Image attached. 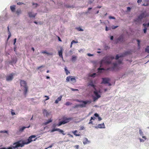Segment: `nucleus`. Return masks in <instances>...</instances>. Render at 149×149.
<instances>
[{
  "label": "nucleus",
  "mask_w": 149,
  "mask_h": 149,
  "mask_svg": "<svg viewBox=\"0 0 149 149\" xmlns=\"http://www.w3.org/2000/svg\"><path fill=\"white\" fill-rule=\"evenodd\" d=\"M98 117L99 121H100L101 120L102 118L100 117L99 116Z\"/></svg>",
  "instance_id": "nucleus-61"
},
{
  "label": "nucleus",
  "mask_w": 149,
  "mask_h": 149,
  "mask_svg": "<svg viewBox=\"0 0 149 149\" xmlns=\"http://www.w3.org/2000/svg\"><path fill=\"white\" fill-rule=\"evenodd\" d=\"M139 133L141 135H143V132H142V131H141V130H139Z\"/></svg>",
  "instance_id": "nucleus-42"
},
{
  "label": "nucleus",
  "mask_w": 149,
  "mask_h": 149,
  "mask_svg": "<svg viewBox=\"0 0 149 149\" xmlns=\"http://www.w3.org/2000/svg\"><path fill=\"white\" fill-rule=\"evenodd\" d=\"M70 80L71 81L73 82H75L76 81V79L75 78H71L70 79Z\"/></svg>",
  "instance_id": "nucleus-35"
},
{
  "label": "nucleus",
  "mask_w": 149,
  "mask_h": 149,
  "mask_svg": "<svg viewBox=\"0 0 149 149\" xmlns=\"http://www.w3.org/2000/svg\"><path fill=\"white\" fill-rule=\"evenodd\" d=\"M102 80L101 83V84H108L110 81L109 78H102Z\"/></svg>",
  "instance_id": "nucleus-6"
},
{
  "label": "nucleus",
  "mask_w": 149,
  "mask_h": 149,
  "mask_svg": "<svg viewBox=\"0 0 149 149\" xmlns=\"http://www.w3.org/2000/svg\"><path fill=\"white\" fill-rule=\"evenodd\" d=\"M137 41L138 42V46H140V40H137Z\"/></svg>",
  "instance_id": "nucleus-52"
},
{
  "label": "nucleus",
  "mask_w": 149,
  "mask_h": 149,
  "mask_svg": "<svg viewBox=\"0 0 149 149\" xmlns=\"http://www.w3.org/2000/svg\"><path fill=\"white\" fill-rule=\"evenodd\" d=\"M14 75L13 73L10 74L9 76L6 77V80L7 81H10L12 80L13 78V76Z\"/></svg>",
  "instance_id": "nucleus-8"
},
{
  "label": "nucleus",
  "mask_w": 149,
  "mask_h": 149,
  "mask_svg": "<svg viewBox=\"0 0 149 149\" xmlns=\"http://www.w3.org/2000/svg\"><path fill=\"white\" fill-rule=\"evenodd\" d=\"M57 131H58V132H60L63 135H65V134L64 133V131L63 130H62L61 129H60L59 128H58Z\"/></svg>",
  "instance_id": "nucleus-27"
},
{
  "label": "nucleus",
  "mask_w": 149,
  "mask_h": 149,
  "mask_svg": "<svg viewBox=\"0 0 149 149\" xmlns=\"http://www.w3.org/2000/svg\"><path fill=\"white\" fill-rule=\"evenodd\" d=\"M20 85L21 86H23L25 88L24 91V95H26L28 91V87L26 85V82L24 80H21Z\"/></svg>",
  "instance_id": "nucleus-3"
},
{
  "label": "nucleus",
  "mask_w": 149,
  "mask_h": 149,
  "mask_svg": "<svg viewBox=\"0 0 149 149\" xmlns=\"http://www.w3.org/2000/svg\"><path fill=\"white\" fill-rule=\"evenodd\" d=\"M77 130H76L72 132V133L76 136H80V134H79L77 133Z\"/></svg>",
  "instance_id": "nucleus-24"
},
{
  "label": "nucleus",
  "mask_w": 149,
  "mask_h": 149,
  "mask_svg": "<svg viewBox=\"0 0 149 149\" xmlns=\"http://www.w3.org/2000/svg\"><path fill=\"white\" fill-rule=\"evenodd\" d=\"M46 54L49 55H52L53 54L52 53H48L47 52Z\"/></svg>",
  "instance_id": "nucleus-54"
},
{
  "label": "nucleus",
  "mask_w": 149,
  "mask_h": 149,
  "mask_svg": "<svg viewBox=\"0 0 149 149\" xmlns=\"http://www.w3.org/2000/svg\"><path fill=\"white\" fill-rule=\"evenodd\" d=\"M96 75V74L95 73H93L90 76L92 77H95V75Z\"/></svg>",
  "instance_id": "nucleus-41"
},
{
  "label": "nucleus",
  "mask_w": 149,
  "mask_h": 149,
  "mask_svg": "<svg viewBox=\"0 0 149 149\" xmlns=\"http://www.w3.org/2000/svg\"><path fill=\"white\" fill-rule=\"evenodd\" d=\"M127 10L128 11H130L131 10V8L130 7H127Z\"/></svg>",
  "instance_id": "nucleus-58"
},
{
  "label": "nucleus",
  "mask_w": 149,
  "mask_h": 149,
  "mask_svg": "<svg viewBox=\"0 0 149 149\" xmlns=\"http://www.w3.org/2000/svg\"><path fill=\"white\" fill-rule=\"evenodd\" d=\"M65 72L66 73V74L67 75H68V73H70V72L69 71H68L67 69L66 68H65Z\"/></svg>",
  "instance_id": "nucleus-36"
},
{
  "label": "nucleus",
  "mask_w": 149,
  "mask_h": 149,
  "mask_svg": "<svg viewBox=\"0 0 149 149\" xmlns=\"http://www.w3.org/2000/svg\"><path fill=\"white\" fill-rule=\"evenodd\" d=\"M93 93L96 96V97H94L93 98L94 101H95L98 98H99L101 97L100 95L98 94V92H97L96 90L94 91Z\"/></svg>",
  "instance_id": "nucleus-7"
},
{
  "label": "nucleus",
  "mask_w": 149,
  "mask_h": 149,
  "mask_svg": "<svg viewBox=\"0 0 149 149\" xmlns=\"http://www.w3.org/2000/svg\"><path fill=\"white\" fill-rule=\"evenodd\" d=\"M43 113L44 116H48L49 114L48 111L45 109L43 110Z\"/></svg>",
  "instance_id": "nucleus-17"
},
{
  "label": "nucleus",
  "mask_w": 149,
  "mask_h": 149,
  "mask_svg": "<svg viewBox=\"0 0 149 149\" xmlns=\"http://www.w3.org/2000/svg\"><path fill=\"white\" fill-rule=\"evenodd\" d=\"M16 38H15L14 39V45H15V43L16 42Z\"/></svg>",
  "instance_id": "nucleus-63"
},
{
  "label": "nucleus",
  "mask_w": 149,
  "mask_h": 149,
  "mask_svg": "<svg viewBox=\"0 0 149 149\" xmlns=\"http://www.w3.org/2000/svg\"><path fill=\"white\" fill-rule=\"evenodd\" d=\"M58 55L61 58H63V56L62 55V50H61L60 51H58Z\"/></svg>",
  "instance_id": "nucleus-25"
},
{
  "label": "nucleus",
  "mask_w": 149,
  "mask_h": 149,
  "mask_svg": "<svg viewBox=\"0 0 149 149\" xmlns=\"http://www.w3.org/2000/svg\"><path fill=\"white\" fill-rule=\"evenodd\" d=\"M90 142L86 138H85L83 140V143L84 145L87 144Z\"/></svg>",
  "instance_id": "nucleus-12"
},
{
  "label": "nucleus",
  "mask_w": 149,
  "mask_h": 149,
  "mask_svg": "<svg viewBox=\"0 0 149 149\" xmlns=\"http://www.w3.org/2000/svg\"><path fill=\"white\" fill-rule=\"evenodd\" d=\"M79 102H82L83 103V104H79V106L80 107H86V105L87 103H91V102L89 101H79Z\"/></svg>",
  "instance_id": "nucleus-5"
},
{
  "label": "nucleus",
  "mask_w": 149,
  "mask_h": 149,
  "mask_svg": "<svg viewBox=\"0 0 149 149\" xmlns=\"http://www.w3.org/2000/svg\"><path fill=\"white\" fill-rule=\"evenodd\" d=\"M32 5H33V6L35 5V7H36L38 5V4H37V3H32Z\"/></svg>",
  "instance_id": "nucleus-44"
},
{
  "label": "nucleus",
  "mask_w": 149,
  "mask_h": 149,
  "mask_svg": "<svg viewBox=\"0 0 149 149\" xmlns=\"http://www.w3.org/2000/svg\"><path fill=\"white\" fill-rule=\"evenodd\" d=\"M65 124V122H64V120H63L62 121H60L59 122L58 124H57V125L58 126H60L64 124Z\"/></svg>",
  "instance_id": "nucleus-23"
},
{
  "label": "nucleus",
  "mask_w": 149,
  "mask_h": 149,
  "mask_svg": "<svg viewBox=\"0 0 149 149\" xmlns=\"http://www.w3.org/2000/svg\"><path fill=\"white\" fill-rule=\"evenodd\" d=\"M94 116L96 117H98L99 116V115L97 113H95Z\"/></svg>",
  "instance_id": "nucleus-56"
},
{
  "label": "nucleus",
  "mask_w": 149,
  "mask_h": 149,
  "mask_svg": "<svg viewBox=\"0 0 149 149\" xmlns=\"http://www.w3.org/2000/svg\"><path fill=\"white\" fill-rule=\"evenodd\" d=\"M71 90H72V91H78V89H74V88H71Z\"/></svg>",
  "instance_id": "nucleus-49"
},
{
  "label": "nucleus",
  "mask_w": 149,
  "mask_h": 149,
  "mask_svg": "<svg viewBox=\"0 0 149 149\" xmlns=\"http://www.w3.org/2000/svg\"><path fill=\"white\" fill-rule=\"evenodd\" d=\"M88 86H91L95 90H96V88H95L96 86L93 84L92 81L89 84Z\"/></svg>",
  "instance_id": "nucleus-16"
},
{
  "label": "nucleus",
  "mask_w": 149,
  "mask_h": 149,
  "mask_svg": "<svg viewBox=\"0 0 149 149\" xmlns=\"http://www.w3.org/2000/svg\"><path fill=\"white\" fill-rule=\"evenodd\" d=\"M87 55L88 56H92L93 55L91 54H89V53L88 54H87Z\"/></svg>",
  "instance_id": "nucleus-62"
},
{
  "label": "nucleus",
  "mask_w": 149,
  "mask_h": 149,
  "mask_svg": "<svg viewBox=\"0 0 149 149\" xmlns=\"http://www.w3.org/2000/svg\"><path fill=\"white\" fill-rule=\"evenodd\" d=\"M122 60H119L118 61L117 63L118 64H120L122 63Z\"/></svg>",
  "instance_id": "nucleus-43"
},
{
  "label": "nucleus",
  "mask_w": 149,
  "mask_h": 149,
  "mask_svg": "<svg viewBox=\"0 0 149 149\" xmlns=\"http://www.w3.org/2000/svg\"><path fill=\"white\" fill-rule=\"evenodd\" d=\"M146 52H147L148 53H149V46H148L145 49Z\"/></svg>",
  "instance_id": "nucleus-34"
},
{
  "label": "nucleus",
  "mask_w": 149,
  "mask_h": 149,
  "mask_svg": "<svg viewBox=\"0 0 149 149\" xmlns=\"http://www.w3.org/2000/svg\"><path fill=\"white\" fill-rule=\"evenodd\" d=\"M96 128H105V125L104 124V123L101 124H98L97 126L96 127Z\"/></svg>",
  "instance_id": "nucleus-10"
},
{
  "label": "nucleus",
  "mask_w": 149,
  "mask_h": 149,
  "mask_svg": "<svg viewBox=\"0 0 149 149\" xmlns=\"http://www.w3.org/2000/svg\"><path fill=\"white\" fill-rule=\"evenodd\" d=\"M145 14L144 13H141L138 17L140 19H141L144 17Z\"/></svg>",
  "instance_id": "nucleus-20"
},
{
  "label": "nucleus",
  "mask_w": 149,
  "mask_h": 149,
  "mask_svg": "<svg viewBox=\"0 0 149 149\" xmlns=\"http://www.w3.org/2000/svg\"><path fill=\"white\" fill-rule=\"evenodd\" d=\"M68 135L69 136V137H72V138L73 137V136L72 135L69 134H68Z\"/></svg>",
  "instance_id": "nucleus-64"
},
{
  "label": "nucleus",
  "mask_w": 149,
  "mask_h": 149,
  "mask_svg": "<svg viewBox=\"0 0 149 149\" xmlns=\"http://www.w3.org/2000/svg\"><path fill=\"white\" fill-rule=\"evenodd\" d=\"M76 29L79 31H84L83 29H82L81 27H79L77 28Z\"/></svg>",
  "instance_id": "nucleus-33"
},
{
  "label": "nucleus",
  "mask_w": 149,
  "mask_h": 149,
  "mask_svg": "<svg viewBox=\"0 0 149 149\" xmlns=\"http://www.w3.org/2000/svg\"><path fill=\"white\" fill-rule=\"evenodd\" d=\"M45 67V66H44L43 65H41V66H40L39 67H38V69H39L40 68H42V67Z\"/></svg>",
  "instance_id": "nucleus-55"
},
{
  "label": "nucleus",
  "mask_w": 149,
  "mask_h": 149,
  "mask_svg": "<svg viewBox=\"0 0 149 149\" xmlns=\"http://www.w3.org/2000/svg\"><path fill=\"white\" fill-rule=\"evenodd\" d=\"M130 53V52H126L124 54H123L120 55V56H119L118 55H117L116 56L115 59L116 60L118 59L119 58L122 57L124 56L125 55H127L128 54H129Z\"/></svg>",
  "instance_id": "nucleus-9"
},
{
  "label": "nucleus",
  "mask_w": 149,
  "mask_h": 149,
  "mask_svg": "<svg viewBox=\"0 0 149 149\" xmlns=\"http://www.w3.org/2000/svg\"><path fill=\"white\" fill-rule=\"evenodd\" d=\"M8 34H9L8 36V38L7 39V40H8V39L10 38V37L11 36V34L10 32L9 31L8 26Z\"/></svg>",
  "instance_id": "nucleus-28"
},
{
  "label": "nucleus",
  "mask_w": 149,
  "mask_h": 149,
  "mask_svg": "<svg viewBox=\"0 0 149 149\" xmlns=\"http://www.w3.org/2000/svg\"><path fill=\"white\" fill-rule=\"evenodd\" d=\"M72 104L71 103H70V102H67L65 103V105L66 106H69V105H70Z\"/></svg>",
  "instance_id": "nucleus-37"
},
{
  "label": "nucleus",
  "mask_w": 149,
  "mask_h": 149,
  "mask_svg": "<svg viewBox=\"0 0 149 149\" xmlns=\"http://www.w3.org/2000/svg\"><path fill=\"white\" fill-rule=\"evenodd\" d=\"M93 121H92V120H91V119L90 120L89 122V124H93Z\"/></svg>",
  "instance_id": "nucleus-57"
},
{
  "label": "nucleus",
  "mask_w": 149,
  "mask_h": 149,
  "mask_svg": "<svg viewBox=\"0 0 149 149\" xmlns=\"http://www.w3.org/2000/svg\"><path fill=\"white\" fill-rule=\"evenodd\" d=\"M114 59V57L112 56H108L104 57L101 61V64L103 63L109 64L111 62V60Z\"/></svg>",
  "instance_id": "nucleus-1"
},
{
  "label": "nucleus",
  "mask_w": 149,
  "mask_h": 149,
  "mask_svg": "<svg viewBox=\"0 0 149 149\" xmlns=\"http://www.w3.org/2000/svg\"><path fill=\"white\" fill-rule=\"evenodd\" d=\"M45 97H46V98L45 100H49V98L48 97V96L45 95Z\"/></svg>",
  "instance_id": "nucleus-50"
},
{
  "label": "nucleus",
  "mask_w": 149,
  "mask_h": 149,
  "mask_svg": "<svg viewBox=\"0 0 149 149\" xmlns=\"http://www.w3.org/2000/svg\"><path fill=\"white\" fill-rule=\"evenodd\" d=\"M16 13L18 15H19V14H20L21 13V10L20 9L17 10L16 11Z\"/></svg>",
  "instance_id": "nucleus-31"
},
{
  "label": "nucleus",
  "mask_w": 149,
  "mask_h": 149,
  "mask_svg": "<svg viewBox=\"0 0 149 149\" xmlns=\"http://www.w3.org/2000/svg\"><path fill=\"white\" fill-rule=\"evenodd\" d=\"M109 18L110 19H115V17L112 16H109Z\"/></svg>",
  "instance_id": "nucleus-40"
},
{
  "label": "nucleus",
  "mask_w": 149,
  "mask_h": 149,
  "mask_svg": "<svg viewBox=\"0 0 149 149\" xmlns=\"http://www.w3.org/2000/svg\"><path fill=\"white\" fill-rule=\"evenodd\" d=\"M74 147L76 149H78L79 148V146L78 145H75L74 146Z\"/></svg>",
  "instance_id": "nucleus-46"
},
{
  "label": "nucleus",
  "mask_w": 149,
  "mask_h": 149,
  "mask_svg": "<svg viewBox=\"0 0 149 149\" xmlns=\"http://www.w3.org/2000/svg\"><path fill=\"white\" fill-rule=\"evenodd\" d=\"M47 52L46 51H42L41 53H43V54H46Z\"/></svg>",
  "instance_id": "nucleus-59"
},
{
  "label": "nucleus",
  "mask_w": 149,
  "mask_h": 149,
  "mask_svg": "<svg viewBox=\"0 0 149 149\" xmlns=\"http://www.w3.org/2000/svg\"><path fill=\"white\" fill-rule=\"evenodd\" d=\"M8 131L6 130H4V131H1L0 132L1 133H8Z\"/></svg>",
  "instance_id": "nucleus-39"
},
{
  "label": "nucleus",
  "mask_w": 149,
  "mask_h": 149,
  "mask_svg": "<svg viewBox=\"0 0 149 149\" xmlns=\"http://www.w3.org/2000/svg\"><path fill=\"white\" fill-rule=\"evenodd\" d=\"M30 127V125H29V126H28V127H22L21 128H20L19 130V131L20 132H22L24 129H25L26 128H29V127Z\"/></svg>",
  "instance_id": "nucleus-21"
},
{
  "label": "nucleus",
  "mask_w": 149,
  "mask_h": 149,
  "mask_svg": "<svg viewBox=\"0 0 149 149\" xmlns=\"http://www.w3.org/2000/svg\"><path fill=\"white\" fill-rule=\"evenodd\" d=\"M123 36L121 35L117 39V42H122L123 41Z\"/></svg>",
  "instance_id": "nucleus-14"
},
{
  "label": "nucleus",
  "mask_w": 149,
  "mask_h": 149,
  "mask_svg": "<svg viewBox=\"0 0 149 149\" xmlns=\"http://www.w3.org/2000/svg\"><path fill=\"white\" fill-rule=\"evenodd\" d=\"M72 77V76H69L67 77L66 78V81L67 82H68L70 80V79H71V77Z\"/></svg>",
  "instance_id": "nucleus-30"
},
{
  "label": "nucleus",
  "mask_w": 149,
  "mask_h": 149,
  "mask_svg": "<svg viewBox=\"0 0 149 149\" xmlns=\"http://www.w3.org/2000/svg\"><path fill=\"white\" fill-rule=\"evenodd\" d=\"M79 107V104L76 105L74 108Z\"/></svg>",
  "instance_id": "nucleus-60"
},
{
  "label": "nucleus",
  "mask_w": 149,
  "mask_h": 149,
  "mask_svg": "<svg viewBox=\"0 0 149 149\" xmlns=\"http://www.w3.org/2000/svg\"><path fill=\"white\" fill-rule=\"evenodd\" d=\"M118 27V26H112V28L113 29H115Z\"/></svg>",
  "instance_id": "nucleus-47"
},
{
  "label": "nucleus",
  "mask_w": 149,
  "mask_h": 149,
  "mask_svg": "<svg viewBox=\"0 0 149 149\" xmlns=\"http://www.w3.org/2000/svg\"><path fill=\"white\" fill-rule=\"evenodd\" d=\"M15 5H13L10 6V9L12 12H14L15 11Z\"/></svg>",
  "instance_id": "nucleus-19"
},
{
  "label": "nucleus",
  "mask_w": 149,
  "mask_h": 149,
  "mask_svg": "<svg viewBox=\"0 0 149 149\" xmlns=\"http://www.w3.org/2000/svg\"><path fill=\"white\" fill-rule=\"evenodd\" d=\"M134 22H136V24H139L140 23H141V19H140V18H139V17H138V18H137L136 19L134 20Z\"/></svg>",
  "instance_id": "nucleus-15"
},
{
  "label": "nucleus",
  "mask_w": 149,
  "mask_h": 149,
  "mask_svg": "<svg viewBox=\"0 0 149 149\" xmlns=\"http://www.w3.org/2000/svg\"><path fill=\"white\" fill-rule=\"evenodd\" d=\"M36 136L35 135H32L30 136H29V138H28L27 139V141H24L23 142V144L22 145L21 144H20V146L21 147H22L25 144H27L29 143H30L31 142H32L33 141H36V140L37 139V138H36L34 139H33L35 138L36 137Z\"/></svg>",
  "instance_id": "nucleus-2"
},
{
  "label": "nucleus",
  "mask_w": 149,
  "mask_h": 149,
  "mask_svg": "<svg viewBox=\"0 0 149 149\" xmlns=\"http://www.w3.org/2000/svg\"><path fill=\"white\" fill-rule=\"evenodd\" d=\"M57 130H58V128H56V129L54 128V129H53L52 130H51V132H54V131H57Z\"/></svg>",
  "instance_id": "nucleus-38"
},
{
  "label": "nucleus",
  "mask_w": 149,
  "mask_h": 149,
  "mask_svg": "<svg viewBox=\"0 0 149 149\" xmlns=\"http://www.w3.org/2000/svg\"><path fill=\"white\" fill-rule=\"evenodd\" d=\"M62 97V96L61 95L60 96L58 97L57 98V99L56 100L55 103L56 104H57L58 103V102L61 101V98Z\"/></svg>",
  "instance_id": "nucleus-18"
},
{
  "label": "nucleus",
  "mask_w": 149,
  "mask_h": 149,
  "mask_svg": "<svg viewBox=\"0 0 149 149\" xmlns=\"http://www.w3.org/2000/svg\"><path fill=\"white\" fill-rule=\"evenodd\" d=\"M113 64V70H115L116 69H117V64L116 63H114Z\"/></svg>",
  "instance_id": "nucleus-26"
},
{
  "label": "nucleus",
  "mask_w": 149,
  "mask_h": 149,
  "mask_svg": "<svg viewBox=\"0 0 149 149\" xmlns=\"http://www.w3.org/2000/svg\"><path fill=\"white\" fill-rule=\"evenodd\" d=\"M147 28L145 27V28L143 29L144 32L145 33H146V32Z\"/></svg>",
  "instance_id": "nucleus-51"
},
{
  "label": "nucleus",
  "mask_w": 149,
  "mask_h": 149,
  "mask_svg": "<svg viewBox=\"0 0 149 149\" xmlns=\"http://www.w3.org/2000/svg\"><path fill=\"white\" fill-rule=\"evenodd\" d=\"M78 42L77 41H75L74 40H73L71 42V45H70V47H71L72 46V44L73 43H77Z\"/></svg>",
  "instance_id": "nucleus-32"
},
{
  "label": "nucleus",
  "mask_w": 149,
  "mask_h": 149,
  "mask_svg": "<svg viewBox=\"0 0 149 149\" xmlns=\"http://www.w3.org/2000/svg\"><path fill=\"white\" fill-rule=\"evenodd\" d=\"M20 143L19 142H18L14 143L13 146L8 147V148H1L0 149H14L16 148H17L19 146H20Z\"/></svg>",
  "instance_id": "nucleus-4"
},
{
  "label": "nucleus",
  "mask_w": 149,
  "mask_h": 149,
  "mask_svg": "<svg viewBox=\"0 0 149 149\" xmlns=\"http://www.w3.org/2000/svg\"><path fill=\"white\" fill-rule=\"evenodd\" d=\"M37 14L36 13L33 14L32 12H29L28 13L29 16L30 17H35Z\"/></svg>",
  "instance_id": "nucleus-11"
},
{
  "label": "nucleus",
  "mask_w": 149,
  "mask_h": 149,
  "mask_svg": "<svg viewBox=\"0 0 149 149\" xmlns=\"http://www.w3.org/2000/svg\"><path fill=\"white\" fill-rule=\"evenodd\" d=\"M77 58V56H72V57L71 60L72 61H75Z\"/></svg>",
  "instance_id": "nucleus-29"
},
{
  "label": "nucleus",
  "mask_w": 149,
  "mask_h": 149,
  "mask_svg": "<svg viewBox=\"0 0 149 149\" xmlns=\"http://www.w3.org/2000/svg\"><path fill=\"white\" fill-rule=\"evenodd\" d=\"M143 25L145 27H146V26H149V23L147 24H143Z\"/></svg>",
  "instance_id": "nucleus-45"
},
{
  "label": "nucleus",
  "mask_w": 149,
  "mask_h": 149,
  "mask_svg": "<svg viewBox=\"0 0 149 149\" xmlns=\"http://www.w3.org/2000/svg\"><path fill=\"white\" fill-rule=\"evenodd\" d=\"M98 71L100 72H101L100 71V70H104V68H99L98 69Z\"/></svg>",
  "instance_id": "nucleus-48"
},
{
  "label": "nucleus",
  "mask_w": 149,
  "mask_h": 149,
  "mask_svg": "<svg viewBox=\"0 0 149 149\" xmlns=\"http://www.w3.org/2000/svg\"><path fill=\"white\" fill-rule=\"evenodd\" d=\"M63 119H64V120L65 122V123H66L69 122L72 119V118H63Z\"/></svg>",
  "instance_id": "nucleus-13"
},
{
  "label": "nucleus",
  "mask_w": 149,
  "mask_h": 149,
  "mask_svg": "<svg viewBox=\"0 0 149 149\" xmlns=\"http://www.w3.org/2000/svg\"><path fill=\"white\" fill-rule=\"evenodd\" d=\"M17 4L18 5H20L24 4V3L22 2H19L17 3Z\"/></svg>",
  "instance_id": "nucleus-53"
},
{
  "label": "nucleus",
  "mask_w": 149,
  "mask_h": 149,
  "mask_svg": "<svg viewBox=\"0 0 149 149\" xmlns=\"http://www.w3.org/2000/svg\"><path fill=\"white\" fill-rule=\"evenodd\" d=\"M52 122V120L50 119L48 120L47 122L44 123H43V124L44 125H46L48 124L50 122Z\"/></svg>",
  "instance_id": "nucleus-22"
}]
</instances>
